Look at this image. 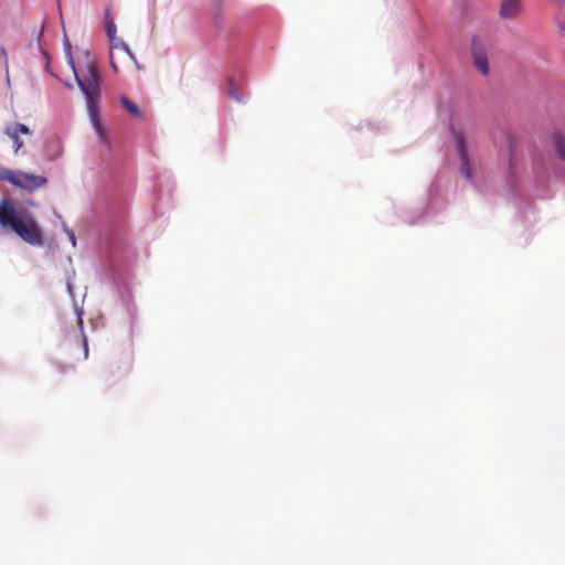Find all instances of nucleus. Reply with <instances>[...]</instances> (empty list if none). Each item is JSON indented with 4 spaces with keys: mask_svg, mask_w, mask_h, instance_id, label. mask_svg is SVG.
I'll return each instance as SVG.
<instances>
[{
    "mask_svg": "<svg viewBox=\"0 0 565 565\" xmlns=\"http://www.w3.org/2000/svg\"><path fill=\"white\" fill-rule=\"evenodd\" d=\"M73 73L78 88L85 96L89 121L100 142L107 145V132L99 118L100 88L104 81L88 51L85 52L84 65L79 70L75 66Z\"/></svg>",
    "mask_w": 565,
    "mask_h": 565,
    "instance_id": "1",
    "label": "nucleus"
},
{
    "mask_svg": "<svg viewBox=\"0 0 565 565\" xmlns=\"http://www.w3.org/2000/svg\"><path fill=\"white\" fill-rule=\"evenodd\" d=\"M0 225L12 231L32 246L43 245L42 230L32 213L23 207L15 206L8 199L1 201Z\"/></svg>",
    "mask_w": 565,
    "mask_h": 565,
    "instance_id": "2",
    "label": "nucleus"
},
{
    "mask_svg": "<svg viewBox=\"0 0 565 565\" xmlns=\"http://www.w3.org/2000/svg\"><path fill=\"white\" fill-rule=\"evenodd\" d=\"M450 129L455 138L456 148L460 160V173L467 181L475 184L472 163L469 154V142L463 134L457 131L452 126Z\"/></svg>",
    "mask_w": 565,
    "mask_h": 565,
    "instance_id": "3",
    "label": "nucleus"
},
{
    "mask_svg": "<svg viewBox=\"0 0 565 565\" xmlns=\"http://www.w3.org/2000/svg\"><path fill=\"white\" fill-rule=\"evenodd\" d=\"M46 183H47V179L44 175H38V174L18 171L13 185L19 186L24 190H28V191H34L36 189L45 186Z\"/></svg>",
    "mask_w": 565,
    "mask_h": 565,
    "instance_id": "4",
    "label": "nucleus"
},
{
    "mask_svg": "<svg viewBox=\"0 0 565 565\" xmlns=\"http://www.w3.org/2000/svg\"><path fill=\"white\" fill-rule=\"evenodd\" d=\"M66 289H67L70 297L73 299L74 309H75V313H76V318H77V327L81 330V332L83 333V347H84L83 351H84V356L86 359L88 356V344H87V339L84 335V331H83L84 330V321H83L84 309L82 306H79L76 302V300L74 298V284L71 278L67 279Z\"/></svg>",
    "mask_w": 565,
    "mask_h": 565,
    "instance_id": "5",
    "label": "nucleus"
},
{
    "mask_svg": "<svg viewBox=\"0 0 565 565\" xmlns=\"http://www.w3.org/2000/svg\"><path fill=\"white\" fill-rule=\"evenodd\" d=\"M472 55L476 67L480 73L487 75L489 73L488 57L478 38L472 39Z\"/></svg>",
    "mask_w": 565,
    "mask_h": 565,
    "instance_id": "6",
    "label": "nucleus"
},
{
    "mask_svg": "<svg viewBox=\"0 0 565 565\" xmlns=\"http://www.w3.org/2000/svg\"><path fill=\"white\" fill-rule=\"evenodd\" d=\"M63 142L57 136H50L45 139L43 153L49 160H55L63 153Z\"/></svg>",
    "mask_w": 565,
    "mask_h": 565,
    "instance_id": "7",
    "label": "nucleus"
},
{
    "mask_svg": "<svg viewBox=\"0 0 565 565\" xmlns=\"http://www.w3.org/2000/svg\"><path fill=\"white\" fill-rule=\"evenodd\" d=\"M519 0H501L500 17L502 19H512L520 12Z\"/></svg>",
    "mask_w": 565,
    "mask_h": 565,
    "instance_id": "8",
    "label": "nucleus"
},
{
    "mask_svg": "<svg viewBox=\"0 0 565 565\" xmlns=\"http://www.w3.org/2000/svg\"><path fill=\"white\" fill-rule=\"evenodd\" d=\"M552 145L558 160L565 163V132H554L552 136Z\"/></svg>",
    "mask_w": 565,
    "mask_h": 565,
    "instance_id": "9",
    "label": "nucleus"
},
{
    "mask_svg": "<svg viewBox=\"0 0 565 565\" xmlns=\"http://www.w3.org/2000/svg\"><path fill=\"white\" fill-rule=\"evenodd\" d=\"M504 137H505L507 147H508V169H509V173L511 174V177H513L515 173L514 150H515L516 142H515V139L513 138V136L510 135L509 132H505Z\"/></svg>",
    "mask_w": 565,
    "mask_h": 565,
    "instance_id": "10",
    "label": "nucleus"
},
{
    "mask_svg": "<svg viewBox=\"0 0 565 565\" xmlns=\"http://www.w3.org/2000/svg\"><path fill=\"white\" fill-rule=\"evenodd\" d=\"M120 100H121L124 108L129 114H131L135 117H139L141 115V111H140V108L138 107V105L136 103H134L132 100H130L127 96H121Z\"/></svg>",
    "mask_w": 565,
    "mask_h": 565,
    "instance_id": "11",
    "label": "nucleus"
},
{
    "mask_svg": "<svg viewBox=\"0 0 565 565\" xmlns=\"http://www.w3.org/2000/svg\"><path fill=\"white\" fill-rule=\"evenodd\" d=\"M227 93L231 98L234 100L242 103L243 102V94L239 92L238 86L234 83L232 78L228 79V89Z\"/></svg>",
    "mask_w": 565,
    "mask_h": 565,
    "instance_id": "12",
    "label": "nucleus"
},
{
    "mask_svg": "<svg viewBox=\"0 0 565 565\" xmlns=\"http://www.w3.org/2000/svg\"><path fill=\"white\" fill-rule=\"evenodd\" d=\"M106 33L109 41L116 40L117 28L114 20L109 18L108 11H106Z\"/></svg>",
    "mask_w": 565,
    "mask_h": 565,
    "instance_id": "13",
    "label": "nucleus"
},
{
    "mask_svg": "<svg viewBox=\"0 0 565 565\" xmlns=\"http://www.w3.org/2000/svg\"><path fill=\"white\" fill-rule=\"evenodd\" d=\"M18 171L0 166V180L14 184Z\"/></svg>",
    "mask_w": 565,
    "mask_h": 565,
    "instance_id": "14",
    "label": "nucleus"
},
{
    "mask_svg": "<svg viewBox=\"0 0 565 565\" xmlns=\"http://www.w3.org/2000/svg\"><path fill=\"white\" fill-rule=\"evenodd\" d=\"M63 44H64V52H65V55L67 58V63L70 64L72 70L75 71V62H74L73 54H72V45L66 36L64 38Z\"/></svg>",
    "mask_w": 565,
    "mask_h": 565,
    "instance_id": "15",
    "label": "nucleus"
},
{
    "mask_svg": "<svg viewBox=\"0 0 565 565\" xmlns=\"http://www.w3.org/2000/svg\"><path fill=\"white\" fill-rule=\"evenodd\" d=\"M6 134L12 139L14 145V151L18 152L22 147V141L19 138V134L13 131V129H10L9 127L6 128Z\"/></svg>",
    "mask_w": 565,
    "mask_h": 565,
    "instance_id": "16",
    "label": "nucleus"
},
{
    "mask_svg": "<svg viewBox=\"0 0 565 565\" xmlns=\"http://www.w3.org/2000/svg\"><path fill=\"white\" fill-rule=\"evenodd\" d=\"M10 129H13L17 134L30 135V128L24 124H14L12 126H8Z\"/></svg>",
    "mask_w": 565,
    "mask_h": 565,
    "instance_id": "17",
    "label": "nucleus"
},
{
    "mask_svg": "<svg viewBox=\"0 0 565 565\" xmlns=\"http://www.w3.org/2000/svg\"><path fill=\"white\" fill-rule=\"evenodd\" d=\"M111 49H120L124 52H129V46L119 38L116 36V40L110 41Z\"/></svg>",
    "mask_w": 565,
    "mask_h": 565,
    "instance_id": "18",
    "label": "nucleus"
},
{
    "mask_svg": "<svg viewBox=\"0 0 565 565\" xmlns=\"http://www.w3.org/2000/svg\"><path fill=\"white\" fill-rule=\"evenodd\" d=\"M67 235H68V238H70V242L72 243L73 246L76 245V238H75V234L73 231H67Z\"/></svg>",
    "mask_w": 565,
    "mask_h": 565,
    "instance_id": "19",
    "label": "nucleus"
},
{
    "mask_svg": "<svg viewBox=\"0 0 565 565\" xmlns=\"http://www.w3.org/2000/svg\"><path fill=\"white\" fill-rule=\"evenodd\" d=\"M127 55L129 56V58L135 63L137 64V57L135 55V53L129 49V52H126Z\"/></svg>",
    "mask_w": 565,
    "mask_h": 565,
    "instance_id": "20",
    "label": "nucleus"
},
{
    "mask_svg": "<svg viewBox=\"0 0 565 565\" xmlns=\"http://www.w3.org/2000/svg\"><path fill=\"white\" fill-rule=\"evenodd\" d=\"M111 67L114 68V71H117V70H118V68H117V65H116L114 62H111Z\"/></svg>",
    "mask_w": 565,
    "mask_h": 565,
    "instance_id": "21",
    "label": "nucleus"
},
{
    "mask_svg": "<svg viewBox=\"0 0 565 565\" xmlns=\"http://www.w3.org/2000/svg\"><path fill=\"white\" fill-rule=\"evenodd\" d=\"M137 68H141V66L139 65V63L137 62V64H135Z\"/></svg>",
    "mask_w": 565,
    "mask_h": 565,
    "instance_id": "22",
    "label": "nucleus"
}]
</instances>
